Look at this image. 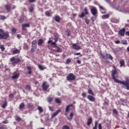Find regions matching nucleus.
I'll return each mask as SVG.
<instances>
[{"label": "nucleus", "instance_id": "obj_1", "mask_svg": "<svg viewBox=\"0 0 129 129\" xmlns=\"http://www.w3.org/2000/svg\"><path fill=\"white\" fill-rule=\"evenodd\" d=\"M118 76H117V70H116V68L115 67H114V69L112 71V78L114 81L116 83H120V84H122L124 86H125L126 89L127 90H129V79L128 78H126V80L124 82L119 81L116 78H117Z\"/></svg>", "mask_w": 129, "mask_h": 129}, {"label": "nucleus", "instance_id": "obj_2", "mask_svg": "<svg viewBox=\"0 0 129 129\" xmlns=\"http://www.w3.org/2000/svg\"><path fill=\"white\" fill-rule=\"evenodd\" d=\"M8 38H10V33L5 32L4 30L0 29V40H7Z\"/></svg>", "mask_w": 129, "mask_h": 129}, {"label": "nucleus", "instance_id": "obj_3", "mask_svg": "<svg viewBox=\"0 0 129 129\" xmlns=\"http://www.w3.org/2000/svg\"><path fill=\"white\" fill-rule=\"evenodd\" d=\"M51 39L52 40H49L48 41V44L51 43V45H53L54 46L56 45V43H57L58 40H59V35L57 33H54L53 36L51 37ZM53 40H54V41H53Z\"/></svg>", "mask_w": 129, "mask_h": 129}, {"label": "nucleus", "instance_id": "obj_4", "mask_svg": "<svg viewBox=\"0 0 129 129\" xmlns=\"http://www.w3.org/2000/svg\"><path fill=\"white\" fill-rule=\"evenodd\" d=\"M67 79L68 80V81H72L76 79V77H75V76H74V75L72 73L69 74L67 76Z\"/></svg>", "mask_w": 129, "mask_h": 129}, {"label": "nucleus", "instance_id": "obj_5", "mask_svg": "<svg viewBox=\"0 0 129 129\" xmlns=\"http://www.w3.org/2000/svg\"><path fill=\"white\" fill-rule=\"evenodd\" d=\"M10 61L12 62V65H14V64H18V63H20L21 62V59L19 58H15V57H12L10 58Z\"/></svg>", "mask_w": 129, "mask_h": 129}, {"label": "nucleus", "instance_id": "obj_6", "mask_svg": "<svg viewBox=\"0 0 129 129\" xmlns=\"http://www.w3.org/2000/svg\"><path fill=\"white\" fill-rule=\"evenodd\" d=\"M48 87H50V85L49 84H48V82H44L42 84V90L43 91H47V89H48Z\"/></svg>", "mask_w": 129, "mask_h": 129}, {"label": "nucleus", "instance_id": "obj_7", "mask_svg": "<svg viewBox=\"0 0 129 129\" xmlns=\"http://www.w3.org/2000/svg\"><path fill=\"white\" fill-rule=\"evenodd\" d=\"M125 33V28H123L118 31V35H119V36H120L121 37H122L124 36Z\"/></svg>", "mask_w": 129, "mask_h": 129}, {"label": "nucleus", "instance_id": "obj_8", "mask_svg": "<svg viewBox=\"0 0 129 129\" xmlns=\"http://www.w3.org/2000/svg\"><path fill=\"white\" fill-rule=\"evenodd\" d=\"M20 77V73L18 72H15L13 73V76L11 77L12 79H18Z\"/></svg>", "mask_w": 129, "mask_h": 129}, {"label": "nucleus", "instance_id": "obj_9", "mask_svg": "<svg viewBox=\"0 0 129 129\" xmlns=\"http://www.w3.org/2000/svg\"><path fill=\"white\" fill-rule=\"evenodd\" d=\"M91 13L93 16H96V15H97V9H96V8L92 7L91 9Z\"/></svg>", "mask_w": 129, "mask_h": 129}, {"label": "nucleus", "instance_id": "obj_10", "mask_svg": "<svg viewBox=\"0 0 129 129\" xmlns=\"http://www.w3.org/2000/svg\"><path fill=\"white\" fill-rule=\"evenodd\" d=\"M27 28H30V23H25L22 25V29L23 31L27 30Z\"/></svg>", "mask_w": 129, "mask_h": 129}, {"label": "nucleus", "instance_id": "obj_11", "mask_svg": "<svg viewBox=\"0 0 129 129\" xmlns=\"http://www.w3.org/2000/svg\"><path fill=\"white\" fill-rule=\"evenodd\" d=\"M72 47L74 50H80L81 49V47L79 45H78L76 43H73L72 45Z\"/></svg>", "mask_w": 129, "mask_h": 129}, {"label": "nucleus", "instance_id": "obj_12", "mask_svg": "<svg viewBox=\"0 0 129 129\" xmlns=\"http://www.w3.org/2000/svg\"><path fill=\"white\" fill-rule=\"evenodd\" d=\"M87 98L90 101H91L92 102H94V101H95V98L91 95H88Z\"/></svg>", "mask_w": 129, "mask_h": 129}, {"label": "nucleus", "instance_id": "obj_13", "mask_svg": "<svg viewBox=\"0 0 129 129\" xmlns=\"http://www.w3.org/2000/svg\"><path fill=\"white\" fill-rule=\"evenodd\" d=\"M61 112V109H58L56 110L53 114L51 115V117H55V116H57L59 113Z\"/></svg>", "mask_w": 129, "mask_h": 129}, {"label": "nucleus", "instance_id": "obj_14", "mask_svg": "<svg viewBox=\"0 0 129 129\" xmlns=\"http://www.w3.org/2000/svg\"><path fill=\"white\" fill-rule=\"evenodd\" d=\"M107 59H109V60H112L113 58L110 55V54L106 53V60H107Z\"/></svg>", "mask_w": 129, "mask_h": 129}, {"label": "nucleus", "instance_id": "obj_15", "mask_svg": "<svg viewBox=\"0 0 129 129\" xmlns=\"http://www.w3.org/2000/svg\"><path fill=\"white\" fill-rule=\"evenodd\" d=\"M60 20H61V18H60V16L58 15L55 16L54 20L55 21V22H57V23H59Z\"/></svg>", "mask_w": 129, "mask_h": 129}, {"label": "nucleus", "instance_id": "obj_16", "mask_svg": "<svg viewBox=\"0 0 129 129\" xmlns=\"http://www.w3.org/2000/svg\"><path fill=\"white\" fill-rule=\"evenodd\" d=\"M27 70H28L27 72V74H32V68L30 66L26 67Z\"/></svg>", "mask_w": 129, "mask_h": 129}, {"label": "nucleus", "instance_id": "obj_17", "mask_svg": "<svg viewBox=\"0 0 129 129\" xmlns=\"http://www.w3.org/2000/svg\"><path fill=\"white\" fill-rule=\"evenodd\" d=\"M72 106H73V104L67 105L66 108V112H68L69 111V108L72 107Z\"/></svg>", "mask_w": 129, "mask_h": 129}, {"label": "nucleus", "instance_id": "obj_18", "mask_svg": "<svg viewBox=\"0 0 129 129\" xmlns=\"http://www.w3.org/2000/svg\"><path fill=\"white\" fill-rule=\"evenodd\" d=\"M66 35L68 37H70V36H71V31L67 29L66 31Z\"/></svg>", "mask_w": 129, "mask_h": 129}, {"label": "nucleus", "instance_id": "obj_19", "mask_svg": "<svg viewBox=\"0 0 129 129\" xmlns=\"http://www.w3.org/2000/svg\"><path fill=\"white\" fill-rule=\"evenodd\" d=\"M37 109L39 111V113H42L44 111V110L43 109L42 106H38Z\"/></svg>", "mask_w": 129, "mask_h": 129}, {"label": "nucleus", "instance_id": "obj_20", "mask_svg": "<svg viewBox=\"0 0 129 129\" xmlns=\"http://www.w3.org/2000/svg\"><path fill=\"white\" fill-rule=\"evenodd\" d=\"M111 23H118V20L115 18H112L111 19Z\"/></svg>", "mask_w": 129, "mask_h": 129}, {"label": "nucleus", "instance_id": "obj_21", "mask_svg": "<svg viewBox=\"0 0 129 129\" xmlns=\"http://www.w3.org/2000/svg\"><path fill=\"white\" fill-rule=\"evenodd\" d=\"M109 14L104 15L102 16V19H103V20H105V19H108L109 18Z\"/></svg>", "mask_w": 129, "mask_h": 129}, {"label": "nucleus", "instance_id": "obj_22", "mask_svg": "<svg viewBox=\"0 0 129 129\" xmlns=\"http://www.w3.org/2000/svg\"><path fill=\"white\" fill-rule=\"evenodd\" d=\"M92 122V118H89L87 121V125H90Z\"/></svg>", "mask_w": 129, "mask_h": 129}, {"label": "nucleus", "instance_id": "obj_23", "mask_svg": "<svg viewBox=\"0 0 129 129\" xmlns=\"http://www.w3.org/2000/svg\"><path fill=\"white\" fill-rule=\"evenodd\" d=\"M7 105H8V102H7V101H5L4 102L3 104L2 105V108H6Z\"/></svg>", "mask_w": 129, "mask_h": 129}, {"label": "nucleus", "instance_id": "obj_24", "mask_svg": "<svg viewBox=\"0 0 129 129\" xmlns=\"http://www.w3.org/2000/svg\"><path fill=\"white\" fill-rule=\"evenodd\" d=\"M24 17L23 16L20 17V19L19 20V23L21 24L24 22Z\"/></svg>", "mask_w": 129, "mask_h": 129}, {"label": "nucleus", "instance_id": "obj_25", "mask_svg": "<svg viewBox=\"0 0 129 129\" xmlns=\"http://www.w3.org/2000/svg\"><path fill=\"white\" fill-rule=\"evenodd\" d=\"M5 8L8 12H10V11H11V6L6 5L5 6Z\"/></svg>", "mask_w": 129, "mask_h": 129}, {"label": "nucleus", "instance_id": "obj_26", "mask_svg": "<svg viewBox=\"0 0 129 129\" xmlns=\"http://www.w3.org/2000/svg\"><path fill=\"white\" fill-rule=\"evenodd\" d=\"M25 89H27V90H28V91H30L31 89V86L30 85H27L26 86H25Z\"/></svg>", "mask_w": 129, "mask_h": 129}, {"label": "nucleus", "instance_id": "obj_27", "mask_svg": "<svg viewBox=\"0 0 129 129\" xmlns=\"http://www.w3.org/2000/svg\"><path fill=\"white\" fill-rule=\"evenodd\" d=\"M124 60L121 59L120 61V67H122L124 65Z\"/></svg>", "mask_w": 129, "mask_h": 129}, {"label": "nucleus", "instance_id": "obj_28", "mask_svg": "<svg viewBox=\"0 0 129 129\" xmlns=\"http://www.w3.org/2000/svg\"><path fill=\"white\" fill-rule=\"evenodd\" d=\"M88 92L89 94H91V95H94V93H93V91H92V90H91V89H89L88 90Z\"/></svg>", "mask_w": 129, "mask_h": 129}, {"label": "nucleus", "instance_id": "obj_29", "mask_svg": "<svg viewBox=\"0 0 129 129\" xmlns=\"http://www.w3.org/2000/svg\"><path fill=\"white\" fill-rule=\"evenodd\" d=\"M121 44L123 45H127V41L126 40H122L121 41Z\"/></svg>", "mask_w": 129, "mask_h": 129}, {"label": "nucleus", "instance_id": "obj_30", "mask_svg": "<svg viewBox=\"0 0 129 129\" xmlns=\"http://www.w3.org/2000/svg\"><path fill=\"white\" fill-rule=\"evenodd\" d=\"M42 44H43V39H39L38 42V45H39V46H41V45H42Z\"/></svg>", "mask_w": 129, "mask_h": 129}, {"label": "nucleus", "instance_id": "obj_31", "mask_svg": "<svg viewBox=\"0 0 129 129\" xmlns=\"http://www.w3.org/2000/svg\"><path fill=\"white\" fill-rule=\"evenodd\" d=\"M97 124H98V121H95V125L93 127V129H97Z\"/></svg>", "mask_w": 129, "mask_h": 129}, {"label": "nucleus", "instance_id": "obj_32", "mask_svg": "<svg viewBox=\"0 0 129 129\" xmlns=\"http://www.w3.org/2000/svg\"><path fill=\"white\" fill-rule=\"evenodd\" d=\"M120 50H121V48L116 47L114 49V52H115L116 53L117 52H119V51H120Z\"/></svg>", "mask_w": 129, "mask_h": 129}, {"label": "nucleus", "instance_id": "obj_33", "mask_svg": "<svg viewBox=\"0 0 129 129\" xmlns=\"http://www.w3.org/2000/svg\"><path fill=\"white\" fill-rule=\"evenodd\" d=\"M15 119L17 121H21V120H22V119L19 116H16L15 117Z\"/></svg>", "mask_w": 129, "mask_h": 129}, {"label": "nucleus", "instance_id": "obj_34", "mask_svg": "<svg viewBox=\"0 0 129 129\" xmlns=\"http://www.w3.org/2000/svg\"><path fill=\"white\" fill-rule=\"evenodd\" d=\"M71 60H72V59L71 58H68L67 59V60L66 61V64H70V63H71Z\"/></svg>", "mask_w": 129, "mask_h": 129}, {"label": "nucleus", "instance_id": "obj_35", "mask_svg": "<svg viewBox=\"0 0 129 129\" xmlns=\"http://www.w3.org/2000/svg\"><path fill=\"white\" fill-rule=\"evenodd\" d=\"M55 102H56V103H58V104L59 103H61V100H60L59 98H55Z\"/></svg>", "mask_w": 129, "mask_h": 129}, {"label": "nucleus", "instance_id": "obj_36", "mask_svg": "<svg viewBox=\"0 0 129 129\" xmlns=\"http://www.w3.org/2000/svg\"><path fill=\"white\" fill-rule=\"evenodd\" d=\"M7 19V17L4 15H0V20H2L4 21V20H6Z\"/></svg>", "mask_w": 129, "mask_h": 129}, {"label": "nucleus", "instance_id": "obj_37", "mask_svg": "<svg viewBox=\"0 0 129 129\" xmlns=\"http://www.w3.org/2000/svg\"><path fill=\"white\" fill-rule=\"evenodd\" d=\"M25 107V103H21L20 105H19V108H24Z\"/></svg>", "mask_w": 129, "mask_h": 129}, {"label": "nucleus", "instance_id": "obj_38", "mask_svg": "<svg viewBox=\"0 0 129 129\" xmlns=\"http://www.w3.org/2000/svg\"><path fill=\"white\" fill-rule=\"evenodd\" d=\"M74 115V114L73 113H71L70 115V118H68V119L70 120H71L73 118V116Z\"/></svg>", "mask_w": 129, "mask_h": 129}, {"label": "nucleus", "instance_id": "obj_39", "mask_svg": "<svg viewBox=\"0 0 129 129\" xmlns=\"http://www.w3.org/2000/svg\"><path fill=\"white\" fill-rule=\"evenodd\" d=\"M62 129H70V127L67 125H64L62 126Z\"/></svg>", "mask_w": 129, "mask_h": 129}, {"label": "nucleus", "instance_id": "obj_40", "mask_svg": "<svg viewBox=\"0 0 129 129\" xmlns=\"http://www.w3.org/2000/svg\"><path fill=\"white\" fill-rule=\"evenodd\" d=\"M19 53H20V50H19L18 49L14 50L13 51V54H19Z\"/></svg>", "mask_w": 129, "mask_h": 129}, {"label": "nucleus", "instance_id": "obj_41", "mask_svg": "<svg viewBox=\"0 0 129 129\" xmlns=\"http://www.w3.org/2000/svg\"><path fill=\"white\" fill-rule=\"evenodd\" d=\"M12 32L13 34H16V33H17V29L15 28H12Z\"/></svg>", "mask_w": 129, "mask_h": 129}, {"label": "nucleus", "instance_id": "obj_42", "mask_svg": "<svg viewBox=\"0 0 129 129\" xmlns=\"http://www.w3.org/2000/svg\"><path fill=\"white\" fill-rule=\"evenodd\" d=\"M85 14L84 12H82L81 15H79V18H84Z\"/></svg>", "mask_w": 129, "mask_h": 129}, {"label": "nucleus", "instance_id": "obj_43", "mask_svg": "<svg viewBox=\"0 0 129 129\" xmlns=\"http://www.w3.org/2000/svg\"><path fill=\"white\" fill-rule=\"evenodd\" d=\"M101 56H102V58H103V59H104L105 60H106V55H105L104 54H102V53H100Z\"/></svg>", "mask_w": 129, "mask_h": 129}, {"label": "nucleus", "instance_id": "obj_44", "mask_svg": "<svg viewBox=\"0 0 129 129\" xmlns=\"http://www.w3.org/2000/svg\"><path fill=\"white\" fill-rule=\"evenodd\" d=\"M84 11H85V15H88V10H87V8H85L84 9Z\"/></svg>", "mask_w": 129, "mask_h": 129}, {"label": "nucleus", "instance_id": "obj_45", "mask_svg": "<svg viewBox=\"0 0 129 129\" xmlns=\"http://www.w3.org/2000/svg\"><path fill=\"white\" fill-rule=\"evenodd\" d=\"M120 12H121L122 13H126V10H125V9L122 8L120 9Z\"/></svg>", "mask_w": 129, "mask_h": 129}, {"label": "nucleus", "instance_id": "obj_46", "mask_svg": "<svg viewBox=\"0 0 129 129\" xmlns=\"http://www.w3.org/2000/svg\"><path fill=\"white\" fill-rule=\"evenodd\" d=\"M100 10V12H101V11H105V9H104V8H103L102 6L99 5Z\"/></svg>", "mask_w": 129, "mask_h": 129}, {"label": "nucleus", "instance_id": "obj_47", "mask_svg": "<svg viewBox=\"0 0 129 129\" xmlns=\"http://www.w3.org/2000/svg\"><path fill=\"white\" fill-rule=\"evenodd\" d=\"M0 48L1 49V51H2V52H4V51H5V46H4V45H1Z\"/></svg>", "mask_w": 129, "mask_h": 129}, {"label": "nucleus", "instance_id": "obj_48", "mask_svg": "<svg viewBox=\"0 0 129 129\" xmlns=\"http://www.w3.org/2000/svg\"><path fill=\"white\" fill-rule=\"evenodd\" d=\"M29 12H30V13H32V12H33V11H34V8L31 6V7H30L29 8Z\"/></svg>", "mask_w": 129, "mask_h": 129}, {"label": "nucleus", "instance_id": "obj_49", "mask_svg": "<svg viewBox=\"0 0 129 129\" xmlns=\"http://www.w3.org/2000/svg\"><path fill=\"white\" fill-rule=\"evenodd\" d=\"M38 67L39 70H44V68L41 65H38Z\"/></svg>", "mask_w": 129, "mask_h": 129}, {"label": "nucleus", "instance_id": "obj_50", "mask_svg": "<svg viewBox=\"0 0 129 129\" xmlns=\"http://www.w3.org/2000/svg\"><path fill=\"white\" fill-rule=\"evenodd\" d=\"M48 108H49V110H50V111H54V108L53 107L49 106Z\"/></svg>", "mask_w": 129, "mask_h": 129}, {"label": "nucleus", "instance_id": "obj_51", "mask_svg": "<svg viewBox=\"0 0 129 129\" xmlns=\"http://www.w3.org/2000/svg\"><path fill=\"white\" fill-rule=\"evenodd\" d=\"M32 45H37V41L36 40H33L32 42Z\"/></svg>", "mask_w": 129, "mask_h": 129}, {"label": "nucleus", "instance_id": "obj_52", "mask_svg": "<svg viewBox=\"0 0 129 129\" xmlns=\"http://www.w3.org/2000/svg\"><path fill=\"white\" fill-rule=\"evenodd\" d=\"M47 100L49 102H51L52 100H53V98L49 97L48 98Z\"/></svg>", "mask_w": 129, "mask_h": 129}, {"label": "nucleus", "instance_id": "obj_53", "mask_svg": "<svg viewBox=\"0 0 129 129\" xmlns=\"http://www.w3.org/2000/svg\"><path fill=\"white\" fill-rule=\"evenodd\" d=\"M28 105L29 107H33V106H34V104H33L32 103H28Z\"/></svg>", "mask_w": 129, "mask_h": 129}, {"label": "nucleus", "instance_id": "obj_54", "mask_svg": "<svg viewBox=\"0 0 129 129\" xmlns=\"http://www.w3.org/2000/svg\"><path fill=\"white\" fill-rule=\"evenodd\" d=\"M36 48H35L34 47H32L31 49V53H34L35 52V50H36Z\"/></svg>", "mask_w": 129, "mask_h": 129}, {"label": "nucleus", "instance_id": "obj_55", "mask_svg": "<svg viewBox=\"0 0 129 129\" xmlns=\"http://www.w3.org/2000/svg\"><path fill=\"white\" fill-rule=\"evenodd\" d=\"M2 123H4V124H7V123H9V121L8 120L3 121Z\"/></svg>", "mask_w": 129, "mask_h": 129}, {"label": "nucleus", "instance_id": "obj_56", "mask_svg": "<svg viewBox=\"0 0 129 129\" xmlns=\"http://www.w3.org/2000/svg\"><path fill=\"white\" fill-rule=\"evenodd\" d=\"M112 111H113V112L115 114H118L117 111H116V110H115V109H113L112 110Z\"/></svg>", "mask_w": 129, "mask_h": 129}, {"label": "nucleus", "instance_id": "obj_57", "mask_svg": "<svg viewBox=\"0 0 129 129\" xmlns=\"http://www.w3.org/2000/svg\"><path fill=\"white\" fill-rule=\"evenodd\" d=\"M56 51L57 52H61V51H62V48L60 47H57Z\"/></svg>", "mask_w": 129, "mask_h": 129}, {"label": "nucleus", "instance_id": "obj_58", "mask_svg": "<svg viewBox=\"0 0 129 129\" xmlns=\"http://www.w3.org/2000/svg\"><path fill=\"white\" fill-rule=\"evenodd\" d=\"M9 97V98H14V94H10Z\"/></svg>", "mask_w": 129, "mask_h": 129}, {"label": "nucleus", "instance_id": "obj_59", "mask_svg": "<svg viewBox=\"0 0 129 129\" xmlns=\"http://www.w3.org/2000/svg\"><path fill=\"white\" fill-rule=\"evenodd\" d=\"M32 47L34 48V49H37V44H32Z\"/></svg>", "mask_w": 129, "mask_h": 129}, {"label": "nucleus", "instance_id": "obj_60", "mask_svg": "<svg viewBox=\"0 0 129 129\" xmlns=\"http://www.w3.org/2000/svg\"><path fill=\"white\" fill-rule=\"evenodd\" d=\"M79 55H81V53L80 52H77V53H74V55L75 56H78Z\"/></svg>", "mask_w": 129, "mask_h": 129}, {"label": "nucleus", "instance_id": "obj_61", "mask_svg": "<svg viewBox=\"0 0 129 129\" xmlns=\"http://www.w3.org/2000/svg\"><path fill=\"white\" fill-rule=\"evenodd\" d=\"M98 128L99 129H102V126H101V123H99Z\"/></svg>", "mask_w": 129, "mask_h": 129}, {"label": "nucleus", "instance_id": "obj_62", "mask_svg": "<svg viewBox=\"0 0 129 129\" xmlns=\"http://www.w3.org/2000/svg\"><path fill=\"white\" fill-rule=\"evenodd\" d=\"M82 96H83V97H86V93H83L82 94Z\"/></svg>", "mask_w": 129, "mask_h": 129}, {"label": "nucleus", "instance_id": "obj_63", "mask_svg": "<svg viewBox=\"0 0 129 129\" xmlns=\"http://www.w3.org/2000/svg\"><path fill=\"white\" fill-rule=\"evenodd\" d=\"M45 15H46V16H47V17H49L50 13H49L48 12H45Z\"/></svg>", "mask_w": 129, "mask_h": 129}, {"label": "nucleus", "instance_id": "obj_64", "mask_svg": "<svg viewBox=\"0 0 129 129\" xmlns=\"http://www.w3.org/2000/svg\"><path fill=\"white\" fill-rule=\"evenodd\" d=\"M120 41L119 40H116L115 41V44H120Z\"/></svg>", "mask_w": 129, "mask_h": 129}]
</instances>
